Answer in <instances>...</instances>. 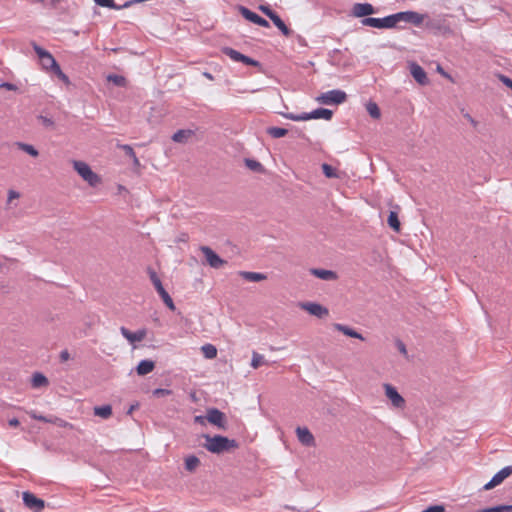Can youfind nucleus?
<instances>
[{
    "mask_svg": "<svg viewBox=\"0 0 512 512\" xmlns=\"http://www.w3.org/2000/svg\"><path fill=\"white\" fill-rule=\"evenodd\" d=\"M239 275L243 279L250 281V282H260L267 278L265 274L258 273V272L241 271V272H239Z\"/></svg>",
    "mask_w": 512,
    "mask_h": 512,
    "instance_id": "5701e85b",
    "label": "nucleus"
},
{
    "mask_svg": "<svg viewBox=\"0 0 512 512\" xmlns=\"http://www.w3.org/2000/svg\"><path fill=\"white\" fill-rule=\"evenodd\" d=\"M121 149L125 152L127 156H129L133 160L134 165H140L139 159L137 158L133 148L130 145H122Z\"/></svg>",
    "mask_w": 512,
    "mask_h": 512,
    "instance_id": "4c0bfd02",
    "label": "nucleus"
},
{
    "mask_svg": "<svg viewBox=\"0 0 512 512\" xmlns=\"http://www.w3.org/2000/svg\"><path fill=\"white\" fill-rule=\"evenodd\" d=\"M223 52L233 61L235 62H242L246 65L250 66H257L258 62L252 58H249L240 52L232 49V48H224Z\"/></svg>",
    "mask_w": 512,
    "mask_h": 512,
    "instance_id": "f8f14e48",
    "label": "nucleus"
},
{
    "mask_svg": "<svg viewBox=\"0 0 512 512\" xmlns=\"http://www.w3.org/2000/svg\"><path fill=\"white\" fill-rule=\"evenodd\" d=\"M23 502L31 509L33 512H41L44 507V501L40 498H37L33 493L30 492H23Z\"/></svg>",
    "mask_w": 512,
    "mask_h": 512,
    "instance_id": "6e6552de",
    "label": "nucleus"
},
{
    "mask_svg": "<svg viewBox=\"0 0 512 512\" xmlns=\"http://www.w3.org/2000/svg\"><path fill=\"white\" fill-rule=\"evenodd\" d=\"M270 20L285 36H290L291 30L286 26V24L277 14L271 17Z\"/></svg>",
    "mask_w": 512,
    "mask_h": 512,
    "instance_id": "b1692460",
    "label": "nucleus"
},
{
    "mask_svg": "<svg viewBox=\"0 0 512 512\" xmlns=\"http://www.w3.org/2000/svg\"><path fill=\"white\" fill-rule=\"evenodd\" d=\"M333 328L341 333H343L344 335L346 336H349V337H352V338H357V339H360V340H364L363 336L358 333L357 331H355L354 329L346 326V325H343V324H340V323H335L333 324Z\"/></svg>",
    "mask_w": 512,
    "mask_h": 512,
    "instance_id": "6ab92c4d",
    "label": "nucleus"
},
{
    "mask_svg": "<svg viewBox=\"0 0 512 512\" xmlns=\"http://www.w3.org/2000/svg\"><path fill=\"white\" fill-rule=\"evenodd\" d=\"M201 351L207 359H214L217 356V348L213 344L203 345Z\"/></svg>",
    "mask_w": 512,
    "mask_h": 512,
    "instance_id": "c85d7f7f",
    "label": "nucleus"
},
{
    "mask_svg": "<svg viewBox=\"0 0 512 512\" xmlns=\"http://www.w3.org/2000/svg\"><path fill=\"white\" fill-rule=\"evenodd\" d=\"M311 273L319 279L322 280H336L338 278L337 274L331 270L325 269H312Z\"/></svg>",
    "mask_w": 512,
    "mask_h": 512,
    "instance_id": "412c9836",
    "label": "nucleus"
},
{
    "mask_svg": "<svg viewBox=\"0 0 512 512\" xmlns=\"http://www.w3.org/2000/svg\"><path fill=\"white\" fill-rule=\"evenodd\" d=\"M201 251L205 256L207 263L213 268H220L226 263L210 247L202 246Z\"/></svg>",
    "mask_w": 512,
    "mask_h": 512,
    "instance_id": "9b49d317",
    "label": "nucleus"
},
{
    "mask_svg": "<svg viewBox=\"0 0 512 512\" xmlns=\"http://www.w3.org/2000/svg\"><path fill=\"white\" fill-rule=\"evenodd\" d=\"M332 111L325 108H318L311 113H303L302 115H289L288 118L294 121H306L310 119H325L330 120L332 118Z\"/></svg>",
    "mask_w": 512,
    "mask_h": 512,
    "instance_id": "39448f33",
    "label": "nucleus"
},
{
    "mask_svg": "<svg viewBox=\"0 0 512 512\" xmlns=\"http://www.w3.org/2000/svg\"><path fill=\"white\" fill-rule=\"evenodd\" d=\"M322 171L327 178H338L339 174L335 168L329 164H322Z\"/></svg>",
    "mask_w": 512,
    "mask_h": 512,
    "instance_id": "e433bc0d",
    "label": "nucleus"
},
{
    "mask_svg": "<svg viewBox=\"0 0 512 512\" xmlns=\"http://www.w3.org/2000/svg\"><path fill=\"white\" fill-rule=\"evenodd\" d=\"M60 357L63 361H66L69 359V353L67 351H62Z\"/></svg>",
    "mask_w": 512,
    "mask_h": 512,
    "instance_id": "bf43d9fd",
    "label": "nucleus"
},
{
    "mask_svg": "<svg viewBox=\"0 0 512 512\" xmlns=\"http://www.w3.org/2000/svg\"><path fill=\"white\" fill-rule=\"evenodd\" d=\"M246 163V166L253 170V171H261L262 170V165L260 162L256 161V160H251V159H247L245 161Z\"/></svg>",
    "mask_w": 512,
    "mask_h": 512,
    "instance_id": "79ce46f5",
    "label": "nucleus"
},
{
    "mask_svg": "<svg viewBox=\"0 0 512 512\" xmlns=\"http://www.w3.org/2000/svg\"><path fill=\"white\" fill-rule=\"evenodd\" d=\"M27 413L32 419L42 421V422L52 423L53 417H46L43 415H39L34 410L28 411Z\"/></svg>",
    "mask_w": 512,
    "mask_h": 512,
    "instance_id": "ea45409f",
    "label": "nucleus"
},
{
    "mask_svg": "<svg viewBox=\"0 0 512 512\" xmlns=\"http://www.w3.org/2000/svg\"><path fill=\"white\" fill-rule=\"evenodd\" d=\"M444 511H445V508L443 505H433V506L426 508L422 512H444Z\"/></svg>",
    "mask_w": 512,
    "mask_h": 512,
    "instance_id": "49530a36",
    "label": "nucleus"
},
{
    "mask_svg": "<svg viewBox=\"0 0 512 512\" xmlns=\"http://www.w3.org/2000/svg\"><path fill=\"white\" fill-rule=\"evenodd\" d=\"M153 285H154V287H155V289H156V291H157L158 293H160V291L164 290V287H163V285H162L161 280L155 281V282L153 283Z\"/></svg>",
    "mask_w": 512,
    "mask_h": 512,
    "instance_id": "6e6d98bb",
    "label": "nucleus"
},
{
    "mask_svg": "<svg viewBox=\"0 0 512 512\" xmlns=\"http://www.w3.org/2000/svg\"><path fill=\"white\" fill-rule=\"evenodd\" d=\"M206 418L211 424L216 425L219 428L225 427V415L217 409L208 410Z\"/></svg>",
    "mask_w": 512,
    "mask_h": 512,
    "instance_id": "f3484780",
    "label": "nucleus"
},
{
    "mask_svg": "<svg viewBox=\"0 0 512 512\" xmlns=\"http://www.w3.org/2000/svg\"><path fill=\"white\" fill-rule=\"evenodd\" d=\"M204 446L209 452L219 454L224 451L236 449V448H238L239 445L233 439H229L227 437L217 435V436H213V437L206 436V443Z\"/></svg>",
    "mask_w": 512,
    "mask_h": 512,
    "instance_id": "f03ea898",
    "label": "nucleus"
},
{
    "mask_svg": "<svg viewBox=\"0 0 512 512\" xmlns=\"http://www.w3.org/2000/svg\"><path fill=\"white\" fill-rule=\"evenodd\" d=\"M366 110L369 113V115L374 119H379L381 116L380 109L375 102H372V101L368 102L366 104Z\"/></svg>",
    "mask_w": 512,
    "mask_h": 512,
    "instance_id": "2f4dec72",
    "label": "nucleus"
},
{
    "mask_svg": "<svg viewBox=\"0 0 512 512\" xmlns=\"http://www.w3.org/2000/svg\"><path fill=\"white\" fill-rule=\"evenodd\" d=\"M8 423L11 427H18L20 425L18 419L16 418L10 419Z\"/></svg>",
    "mask_w": 512,
    "mask_h": 512,
    "instance_id": "13d9d810",
    "label": "nucleus"
},
{
    "mask_svg": "<svg viewBox=\"0 0 512 512\" xmlns=\"http://www.w3.org/2000/svg\"><path fill=\"white\" fill-rule=\"evenodd\" d=\"M16 146L18 147V149H20L23 152L27 153L31 157L36 158V157L39 156L38 150L33 145H30V144H27V143H23V142H17Z\"/></svg>",
    "mask_w": 512,
    "mask_h": 512,
    "instance_id": "393cba45",
    "label": "nucleus"
},
{
    "mask_svg": "<svg viewBox=\"0 0 512 512\" xmlns=\"http://www.w3.org/2000/svg\"><path fill=\"white\" fill-rule=\"evenodd\" d=\"M95 3L102 7L119 9V7L115 6L114 0H94Z\"/></svg>",
    "mask_w": 512,
    "mask_h": 512,
    "instance_id": "c03bdc74",
    "label": "nucleus"
},
{
    "mask_svg": "<svg viewBox=\"0 0 512 512\" xmlns=\"http://www.w3.org/2000/svg\"><path fill=\"white\" fill-rule=\"evenodd\" d=\"M20 194L15 190H9L8 192V201L11 202L14 199H18Z\"/></svg>",
    "mask_w": 512,
    "mask_h": 512,
    "instance_id": "603ef678",
    "label": "nucleus"
},
{
    "mask_svg": "<svg viewBox=\"0 0 512 512\" xmlns=\"http://www.w3.org/2000/svg\"><path fill=\"white\" fill-rule=\"evenodd\" d=\"M259 9L269 18L273 17L276 13L270 9L269 6L260 5Z\"/></svg>",
    "mask_w": 512,
    "mask_h": 512,
    "instance_id": "de8ad7c7",
    "label": "nucleus"
},
{
    "mask_svg": "<svg viewBox=\"0 0 512 512\" xmlns=\"http://www.w3.org/2000/svg\"><path fill=\"white\" fill-rule=\"evenodd\" d=\"M42 121H43V124L45 126H52L54 123L51 119L49 118H46V117H41Z\"/></svg>",
    "mask_w": 512,
    "mask_h": 512,
    "instance_id": "4d7b16f0",
    "label": "nucleus"
},
{
    "mask_svg": "<svg viewBox=\"0 0 512 512\" xmlns=\"http://www.w3.org/2000/svg\"><path fill=\"white\" fill-rule=\"evenodd\" d=\"M204 76L207 77L208 79L212 80L213 79V76L210 74V73H207L205 72L204 73Z\"/></svg>",
    "mask_w": 512,
    "mask_h": 512,
    "instance_id": "e2e57ef3",
    "label": "nucleus"
},
{
    "mask_svg": "<svg viewBox=\"0 0 512 512\" xmlns=\"http://www.w3.org/2000/svg\"><path fill=\"white\" fill-rule=\"evenodd\" d=\"M134 408L135 406H131L130 409L128 410V414H131L134 411Z\"/></svg>",
    "mask_w": 512,
    "mask_h": 512,
    "instance_id": "0e129e2a",
    "label": "nucleus"
},
{
    "mask_svg": "<svg viewBox=\"0 0 512 512\" xmlns=\"http://www.w3.org/2000/svg\"><path fill=\"white\" fill-rule=\"evenodd\" d=\"M347 95L341 90H330L319 95L317 102L325 105L341 104L346 101Z\"/></svg>",
    "mask_w": 512,
    "mask_h": 512,
    "instance_id": "20e7f679",
    "label": "nucleus"
},
{
    "mask_svg": "<svg viewBox=\"0 0 512 512\" xmlns=\"http://www.w3.org/2000/svg\"><path fill=\"white\" fill-rule=\"evenodd\" d=\"M361 23L364 25V26H370V27H374V28H378V29H382V22H381V18H372V17H367V18H364Z\"/></svg>",
    "mask_w": 512,
    "mask_h": 512,
    "instance_id": "473e14b6",
    "label": "nucleus"
},
{
    "mask_svg": "<svg viewBox=\"0 0 512 512\" xmlns=\"http://www.w3.org/2000/svg\"><path fill=\"white\" fill-rule=\"evenodd\" d=\"M396 346L401 354L407 356V349L405 344L402 341H397Z\"/></svg>",
    "mask_w": 512,
    "mask_h": 512,
    "instance_id": "8fccbe9b",
    "label": "nucleus"
},
{
    "mask_svg": "<svg viewBox=\"0 0 512 512\" xmlns=\"http://www.w3.org/2000/svg\"><path fill=\"white\" fill-rule=\"evenodd\" d=\"M410 72L413 78L420 84V85H427L428 84V77L424 69L416 64L412 63L410 66Z\"/></svg>",
    "mask_w": 512,
    "mask_h": 512,
    "instance_id": "a211bd4d",
    "label": "nucleus"
},
{
    "mask_svg": "<svg viewBox=\"0 0 512 512\" xmlns=\"http://www.w3.org/2000/svg\"><path fill=\"white\" fill-rule=\"evenodd\" d=\"M94 414L107 419L112 415V408L110 405L98 406L94 408Z\"/></svg>",
    "mask_w": 512,
    "mask_h": 512,
    "instance_id": "cd10ccee",
    "label": "nucleus"
},
{
    "mask_svg": "<svg viewBox=\"0 0 512 512\" xmlns=\"http://www.w3.org/2000/svg\"><path fill=\"white\" fill-rule=\"evenodd\" d=\"M159 296L161 297V299L163 300V302L165 303V305L171 310V311H175L176 307L174 305V302L172 300V298L170 297V295L168 294V292L164 289L162 291H160V293H158Z\"/></svg>",
    "mask_w": 512,
    "mask_h": 512,
    "instance_id": "72a5a7b5",
    "label": "nucleus"
},
{
    "mask_svg": "<svg viewBox=\"0 0 512 512\" xmlns=\"http://www.w3.org/2000/svg\"><path fill=\"white\" fill-rule=\"evenodd\" d=\"M437 71H438L441 75H443L444 77H446V78H450V76H449V75H448V74H447V73L442 69V67H441V66H438V67H437Z\"/></svg>",
    "mask_w": 512,
    "mask_h": 512,
    "instance_id": "052dcab7",
    "label": "nucleus"
},
{
    "mask_svg": "<svg viewBox=\"0 0 512 512\" xmlns=\"http://www.w3.org/2000/svg\"><path fill=\"white\" fill-rule=\"evenodd\" d=\"M199 465L200 460L196 456L190 455L185 458V468L187 471L193 472L198 468Z\"/></svg>",
    "mask_w": 512,
    "mask_h": 512,
    "instance_id": "bb28decb",
    "label": "nucleus"
},
{
    "mask_svg": "<svg viewBox=\"0 0 512 512\" xmlns=\"http://www.w3.org/2000/svg\"><path fill=\"white\" fill-rule=\"evenodd\" d=\"M239 12L241 15L248 21L257 24L262 27H269V23L264 18L260 17L258 14L252 12L248 8L244 6H239Z\"/></svg>",
    "mask_w": 512,
    "mask_h": 512,
    "instance_id": "ddd939ff",
    "label": "nucleus"
},
{
    "mask_svg": "<svg viewBox=\"0 0 512 512\" xmlns=\"http://www.w3.org/2000/svg\"><path fill=\"white\" fill-rule=\"evenodd\" d=\"M288 133V130L285 128L280 127H271L268 129V134L272 136L273 138H281L286 136Z\"/></svg>",
    "mask_w": 512,
    "mask_h": 512,
    "instance_id": "c9c22d12",
    "label": "nucleus"
},
{
    "mask_svg": "<svg viewBox=\"0 0 512 512\" xmlns=\"http://www.w3.org/2000/svg\"><path fill=\"white\" fill-rule=\"evenodd\" d=\"M195 421L199 423H203V417L202 416H196Z\"/></svg>",
    "mask_w": 512,
    "mask_h": 512,
    "instance_id": "680f3d73",
    "label": "nucleus"
},
{
    "mask_svg": "<svg viewBox=\"0 0 512 512\" xmlns=\"http://www.w3.org/2000/svg\"><path fill=\"white\" fill-rule=\"evenodd\" d=\"M397 18H398V23L401 21H404V22L412 23L416 26H420L423 23L425 16L418 12L405 11V12H398Z\"/></svg>",
    "mask_w": 512,
    "mask_h": 512,
    "instance_id": "9d476101",
    "label": "nucleus"
},
{
    "mask_svg": "<svg viewBox=\"0 0 512 512\" xmlns=\"http://www.w3.org/2000/svg\"><path fill=\"white\" fill-rule=\"evenodd\" d=\"M300 308L318 318H324L329 314V311L326 307L314 302L301 303Z\"/></svg>",
    "mask_w": 512,
    "mask_h": 512,
    "instance_id": "1a4fd4ad",
    "label": "nucleus"
},
{
    "mask_svg": "<svg viewBox=\"0 0 512 512\" xmlns=\"http://www.w3.org/2000/svg\"><path fill=\"white\" fill-rule=\"evenodd\" d=\"M477 512H512V505H500L478 510Z\"/></svg>",
    "mask_w": 512,
    "mask_h": 512,
    "instance_id": "f704fd0d",
    "label": "nucleus"
},
{
    "mask_svg": "<svg viewBox=\"0 0 512 512\" xmlns=\"http://www.w3.org/2000/svg\"><path fill=\"white\" fill-rule=\"evenodd\" d=\"M296 434L298 437V440L305 446H314L315 445V439L312 433L309 431L306 427H298L296 429Z\"/></svg>",
    "mask_w": 512,
    "mask_h": 512,
    "instance_id": "dca6fc26",
    "label": "nucleus"
},
{
    "mask_svg": "<svg viewBox=\"0 0 512 512\" xmlns=\"http://www.w3.org/2000/svg\"><path fill=\"white\" fill-rule=\"evenodd\" d=\"M464 117L469 121V123L476 128L478 125V122L468 113L464 114Z\"/></svg>",
    "mask_w": 512,
    "mask_h": 512,
    "instance_id": "864d4df0",
    "label": "nucleus"
},
{
    "mask_svg": "<svg viewBox=\"0 0 512 512\" xmlns=\"http://www.w3.org/2000/svg\"><path fill=\"white\" fill-rule=\"evenodd\" d=\"M149 277L152 283L160 280V278L158 277L157 273L154 270H149Z\"/></svg>",
    "mask_w": 512,
    "mask_h": 512,
    "instance_id": "5fc2aeb1",
    "label": "nucleus"
},
{
    "mask_svg": "<svg viewBox=\"0 0 512 512\" xmlns=\"http://www.w3.org/2000/svg\"><path fill=\"white\" fill-rule=\"evenodd\" d=\"M263 364H265L264 356L259 354V353H257V352H253L252 360H251V366L254 369H258Z\"/></svg>",
    "mask_w": 512,
    "mask_h": 512,
    "instance_id": "58836bf2",
    "label": "nucleus"
},
{
    "mask_svg": "<svg viewBox=\"0 0 512 512\" xmlns=\"http://www.w3.org/2000/svg\"><path fill=\"white\" fill-rule=\"evenodd\" d=\"M0 87L9 91H15L17 89L16 85L9 82L2 83Z\"/></svg>",
    "mask_w": 512,
    "mask_h": 512,
    "instance_id": "3c124183",
    "label": "nucleus"
},
{
    "mask_svg": "<svg viewBox=\"0 0 512 512\" xmlns=\"http://www.w3.org/2000/svg\"><path fill=\"white\" fill-rule=\"evenodd\" d=\"M512 474V467L506 466L497 472L492 479L484 485V490H491L500 485L506 478Z\"/></svg>",
    "mask_w": 512,
    "mask_h": 512,
    "instance_id": "0eeeda50",
    "label": "nucleus"
},
{
    "mask_svg": "<svg viewBox=\"0 0 512 512\" xmlns=\"http://www.w3.org/2000/svg\"><path fill=\"white\" fill-rule=\"evenodd\" d=\"M381 22L382 29L395 27L398 23L397 13L381 18Z\"/></svg>",
    "mask_w": 512,
    "mask_h": 512,
    "instance_id": "c756f323",
    "label": "nucleus"
},
{
    "mask_svg": "<svg viewBox=\"0 0 512 512\" xmlns=\"http://www.w3.org/2000/svg\"><path fill=\"white\" fill-rule=\"evenodd\" d=\"M72 165L78 175L86 181L90 186L95 187L101 184V177L96 174L91 167L84 161L73 160Z\"/></svg>",
    "mask_w": 512,
    "mask_h": 512,
    "instance_id": "7ed1b4c3",
    "label": "nucleus"
},
{
    "mask_svg": "<svg viewBox=\"0 0 512 512\" xmlns=\"http://www.w3.org/2000/svg\"><path fill=\"white\" fill-rule=\"evenodd\" d=\"M108 80L112 81L117 86H124L125 82H126V80L123 76H118V75H110L108 77Z\"/></svg>",
    "mask_w": 512,
    "mask_h": 512,
    "instance_id": "37998d69",
    "label": "nucleus"
},
{
    "mask_svg": "<svg viewBox=\"0 0 512 512\" xmlns=\"http://www.w3.org/2000/svg\"><path fill=\"white\" fill-rule=\"evenodd\" d=\"M31 384L33 388H39L48 385V379L41 373H35L32 376Z\"/></svg>",
    "mask_w": 512,
    "mask_h": 512,
    "instance_id": "a878e982",
    "label": "nucleus"
},
{
    "mask_svg": "<svg viewBox=\"0 0 512 512\" xmlns=\"http://www.w3.org/2000/svg\"><path fill=\"white\" fill-rule=\"evenodd\" d=\"M388 225L396 232L400 230V221L396 212L391 211L387 219Z\"/></svg>",
    "mask_w": 512,
    "mask_h": 512,
    "instance_id": "7c9ffc66",
    "label": "nucleus"
},
{
    "mask_svg": "<svg viewBox=\"0 0 512 512\" xmlns=\"http://www.w3.org/2000/svg\"><path fill=\"white\" fill-rule=\"evenodd\" d=\"M385 396L391 402V405L397 409H404L406 405L405 399L398 393L396 388L389 383L383 384Z\"/></svg>",
    "mask_w": 512,
    "mask_h": 512,
    "instance_id": "423d86ee",
    "label": "nucleus"
},
{
    "mask_svg": "<svg viewBox=\"0 0 512 512\" xmlns=\"http://www.w3.org/2000/svg\"><path fill=\"white\" fill-rule=\"evenodd\" d=\"M0 512H2V510L0 509Z\"/></svg>",
    "mask_w": 512,
    "mask_h": 512,
    "instance_id": "69168bd1",
    "label": "nucleus"
},
{
    "mask_svg": "<svg viewBox=\"0 0 512 512\" xmlns=\"http://www.w3.org/2000/svg\"><path fill=\"white\" fill-rule=\"evenodd\" d=\"M499 79L505 86L512 89V79L505 75H499Z\"/></svg>",
    "mask_w": 512,
    "mask_h": 512,
    "instance_id": "09e8293b",
    "label": "nucleus"
},
{
    "mask_svg": "<svg viewBox=\"0 0 512 512\" xmlns=\"http://www.w3.org/2000/svg\"><path fill=\"white\" fill-rule=\"evenodd\" d=\"M52 424H55L59 427H62V428H69V429H74V425L59 418V417H53V420H52Z\"/></svg>",
    "mask_w": 512,
    "mask_h": 512,
    "instance_id": "a19ab883",
    "label": "nucleus"
},
{
    "mask_svg": "<svg viewBox=\"0 0 512 512\" xmlns=\"http://www.w3.org/2000/svg\"><path fill=\"white\" fill-rule=\"evenodd\" d=\"M375 13L374 7L369 3H356L352 8V15L357 18H362Z\"/></svg>",
    "mask_w": 512,
    "mask_h": 512,
    "instance_id": "2eb2a0df",
    "label": "nucleus"
},
{
    "mask_svg": "<svg viewBox=\"0 0 512 512\" xmlns=\"http://www.w3.org/2000/svg\"><path fill=\"white\" fill-rule=\"evenodd\" d=\"M120 332L123 335V337L126 338L131 344L143 341L147 335V331L145 329H140L136 332H131L127 328L121 327Z\"/></svg>",
    "mask_w": 512,
    "mask_h": 512,
    "instance_id": "4468645a",
    "label": "nucleus"
},
{
    "mask_svg": "<svg viewBox=\"0 0 512 512\" xmlns=\"http://www.w3.org/2000/svg\"><path fill=\"white\" fill-rule=\"evenodd\" d=\"M33 49L39 57L43 69L53 72L60 80L65 83H69L68 76L63 73L60 66L50 52L46 51L35 43H33Z\"/></svg>",
    "mask_w": 512,
    "mask_h": 512,
    "instance_id": "f257e3e1",
    "label": "nucleus"
},
{
    "mask_svg": "<svg viewBox=\"0 0 512 512\" xmlns=\"http://www.w3.org/2000/svg\"><path fill=\"white\" fill-rule=\"evenodd\" d=\"M171 394H172L171 390L163 389V388H158L153 391V395L156 397H164V396H169Z\"/></svg>",
    "mask_w": 512,
    "mask_h": 512,
    "instance_id": "a18cd8bd",
    "label": "nucleus"
},
{
    "mask_svg": "<svg viewBox=\"0 0 512 512\" xmlns=\"http://www.w3.org/2000/svg\"><path fill=\"white\" fill-rule=\"evenodd\" d=\"M155 368V364L151 360H142L137 365L136 371L138 375H146L151 373Z\"/></svg>",
    "mask_w": 512,
    "mask_h": 512,
    "instance_id": "4be33fe9",
    "label": "nucleus"
},
{
    "mask_svg": "<svg viewBox=\"0 0 512 512\" xmlns=\"http://www.w3.org/2000/svg\"><path fill=\"white\" fill-rule=\"evenodd\" d=\"M193 135L194 132L192 130L181 129L173 134L172 140L177 143H186Z\"/></svg>",
    "mask_w": 512,
    "mask_h": 512,
    "instance_id": "aec40b11",
    "label": "nucleus"
}]
</instances>
